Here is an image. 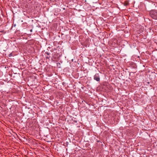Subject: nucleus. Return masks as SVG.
Masks as SVG:
<instances>
[{"label":"nucleus","mask_w":157,"mask_h":157,"mask_svg":"<svg viewBox=\"0 0 157 157\" xmlns=\"http://www.w3.org/2000/svg\"><path fill=\"white\" fill-rule=\"evenodd\" d=\"M150 16L153 19L157 20V10H151L149 13Z\"/></svg>","instance_id":"obj_1"},{"label":"nucleus","mask_w":157,"mask_h":157,"mask_svg":"<svg viewBox=\"0 0 157 157\" xmlns=\"http://www.w3.org/2000/svg\"><path fill=\"white\" fill-rule=\"evenodd\" d=\"M94 79L98 82H99L100 81V76L98 74H96L94 75Z\"/></svg>","instance_id":"obj_2"},{"label":"nucleus","mask_w":157,"mask_h":157,"mask_svg":"<svg viewBox=\"0 0 157 157\" xmlns=\"http://www.w3.org/2000/svg\"><path fill=\"white\" fill-rule=\"evenodd\" d=\"M63 115L59 114V120L60 119V118L61 117H62V119H61V120H62L63 121H64L65 120V117H63Z\"/></svg>","instance_id":"obj_3"},{"label":"nucleus","mask_w":157,"mask_h":157,"mask_svg":"<svg viewBox=\"0 0 157 157\" xmlns=\"http://www.w3.org/2000/svg\"><path fill=\"white\" fill-rule=\"evenodd\" d=\"M50 54V53L49 52H45V56H47V55H48V56H49Z\"/></svg>","instance_id":"obj_4"},{"label":"nucleus","mask_w":157,"mask_h":157,"mask_svg":"<svg viewBox=\"0 0 157 157\" xmlns=\"http://www.w3.org/2000/svg\"><path fill=\"white\" fill-rule=\"evenodd\" d=\"M129 3L128 2H125L124 4V5L125 6H128L129 5Z\"/></svg>","instance_id":"obj_5"},{"label":"nucleus","mask_w":157,"mask_h":157,"mask_svg":"<svg viewBox=\"0 0 157 157\" xmlns=\"http://www.w3.org/2000/svg\"><path fill=\"white\" fill-rule=\"evenodd\" d=\"M46 56V59H49L50 57V56H49L47 55V56Z\"/></svg>","instance_id":"obj_6"},{"label":"nucleus","mask_w":157,"mask_h":157,"mask_svg":"<svg viewBox=\"0 0 157 157\" xmlns=\"http://www.w3.org/2000/svg\"><path fill=\"white\" fill-rule=\"evenodd\" d=\"M12 56V53H10V54H9V56H9V57H11V56Z\"/></svg>","instance_id":"obj_7"},{"label":"nucleus","mask_w":157,"mask_h":157,"mask_svg":"<svg viewBox=\"0 0 157 157\" xmlns=\"http://www.w3.org/2000/svg\"><path fill=\"white\" fill-rule=\"evenodd\" d=\"M62 105H61L60 106H59V109H62Z\"/></svg>","instance_id":"obj_8"},{"label":"nucleus","mask_w":157,"mask_h":157,"mask_svg":"<svg viewBox=\"0 0 157 157\" xmlns=\"http://www.w3.org/2000/svg\"><path fill=\"white\" fill-rule=\"evenodd\" d=\"M30 31L31 32H32V29H31V30H30Z\"/></svg>","instance_id":"obj_9"},{"label":"nucleus","mask_w":157,"mask_h":157,"mask_svg":"<svg viewBox=\"0 0 157 157\" xmlns=\"http://www.w3.org/2000/svg\"><path fill=\"white\" fill-rule=\"evenodd\" d=\"M55 58H56L57 57H56V56H55Z\"/></svg>","instance_id":"obj_10"}]
</instances>
